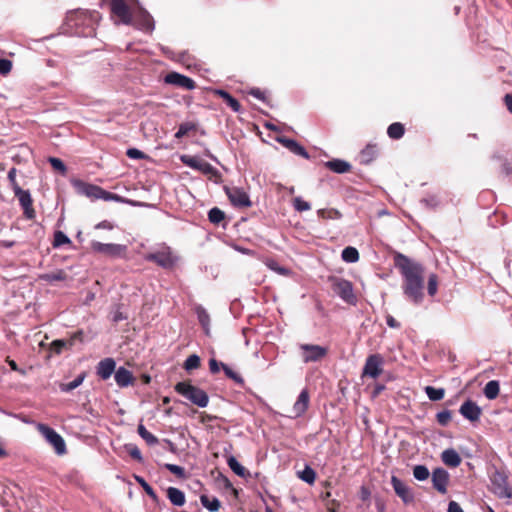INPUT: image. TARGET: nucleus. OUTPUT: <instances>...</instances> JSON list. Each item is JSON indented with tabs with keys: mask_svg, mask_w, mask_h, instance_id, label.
<instances>
[{
	"mask_svg": "<svg viewBox=\"0 0 512 512\" xmlns=\"http://www.w3.org/2000/svg\"><path fill=\"white\" fill-rule=\"evenodd\" d=\"M393 262L394 266L399 270L403 279V294L413 304H421L424 299L425 269L423 265L411 260L409 257L400 252L394 253Z\"/></svg>",
	"mask_w": 512,
	"mask_h": 512,
	"instance_id": "obj_1",
	"label": "nucleus"
},
{
	"mask_svg": "<svg viewBox=\"0 0 512 512\" xmlns=\"http://www.w3.org/2000/svg\"><path fill=\"white\" fill-rule=\"evenodd\" d=\"M174 390L198 407L204 408L209 403L208 394L203 389L192 385L190 381L178 382Z\"/></svg>",
	"mask_w": 512,
	"mask_h": 512,
	"instance_id": "obj_2",
	"label": "nucleus"
},
{
	"mask_svg": "<svg viewBox=\"0 0 512 512\" xmlns=\"http://www.w3.org/2000/svg\"><path fill=\"white\" fill-rule=\"evenodd\" d=\"M328 282L331 290L344 302L350 305H356L357 297L354 294L353 285L350 281L338 276H329Z\"/></svg>",
	"mask_w": 512,
	"mask_h": 512,
	"instance_id": "obj_3",
	"label": "nucleus"
},
{
	"mask_svg": "<svg viewBox=\"0 0 512 512\" xmlns=\"http://www.w3.org/2000/svg\"><path fill=\"white\" fill-rule=\"evenodd\" d=\"M90 248L93 252L99 253L113 258H124L126 256L127 247L121 244L101 243L99 241H91Z\"/></svg>",
	"mask_w": 512,
	"mask_h": 512,
	"instance_id": "obj_4",
	"label": "nucleus"
},
{
	"mask_svg": "<svg viewBox=\"0 0 512 512\" xmlns=\"http://www.w3.org/2000/svg\"><path fill=\"white\" fill-rule=\"evenodd\" d=\"M144 259L153 262L164 269H171L174 267L177 258L173 255L169 247H164L161 250L148 253Z\"/></svg>",
	"mask_w": 512,
	"mask_h": 512,
	"instance_id": "obj_5",
	"label": "nucleus"
},
{
	"mask_svg": "<svg viewBox=\"0 0 512 512\" xmlns=\"http://www.w3.org/2000/svg\"><path fill=\"white\" fill-rule=\"evenodd\" d=\"M384 357L379 354H371L366 358L361 378L369 377L376 379L383 373Z\"/></svg>",
	"mask_w": 512,
	"mask_h": 512,
	"instance_id": "obj_6",
	"label": "nucleus"
},
{
	"mask_svg": "<svg viewBox=\"0 0 512 512\" xmlns=\"http://www.w3.org/2000/svg\"><path fill=\"white\" fill-rule=\"evenodd\" d=\"M37 430L54 447L57 454L62 455L66 452L64 439L53 428L40 423L37 425Z\"/></svg>",
	"mask_w": 512,
	"mask_h": 512,
	"instance_id": "obj_7",
	"label": "nucleus"
},
{
	"mask_svg": "<svg viewBox=\"0 0 512 512\" xmlns=\"http://www.w3.org/2000/svg\"><path fill=\"white\" fill-rule=\"evenodd\" d=\"M181 161L188 167L198 170L205 175H209L211 177L220 178L221 175L219 171L214 168L210 163L206 162L203 159H200L195 156L184 155L181 157Z\"/></svg>",
	"mask_w": 512,
	"mask_h": 512,
	"instance_id": "obj_8",
	"label": "nucleus"
},
{
	"mask_svg": "<svg viewBox=\"0 0 512 512\" xmlns=\"http://www.w3.org/2000/svg\"><path fill=\"white\" fill-rule=\"evenodd\" d=\"M130 0H110V10L113 15L118 17L123 24H130L132 22L133 10L129 5ZM131 2L136 3L134 0Z\"/></svg>",
	"mask_w": 512,
	"mask_h": 512,
	"instance_id": "obj_9",
	"label": "nucleus"
},
{
	"mask_svg": "<svg viewBox=\"0 0 512 512\" xmlns=\"http://www.w3.org/2000/svg\"><path fill=\"white\" fill-rule=\"evenodd\" d=\"M493 493L502 499L512 498V488L508 483L507 476L501 472H495L491 478Z\"/></svg>",
	"mask_w": 512,
	"mask_h": 512,
	"instance_id": "obj_10",
	"label": "nucleus"
},
{
	"mask_svg": "<svg viewBox=\"0 0 512 512\" xmlns=\"http://www.w3.org/2000/svg\"><path fill=\"white\" fill-rule=\"evenodd\" d=\"M129 25L145 32H151L154 29V20L144 8L138 7L133 10L132 22Z\"/></svg>",
	"mask_w": 512,
	"mask_h": 512,
	"instance_id": "obj_11",
	"label": "nucleus"
},
{
	"mask_svg": "<svg viewBox=\"0 0 512 512\" xmlns=\"http://www.w3.org/2000/svg\"><path fill=\"white\" fill-rule=\"evenodd\" d=\"M224 191L234 207L248 208L252 206L249 195L239 187H224Z\"/></svg>",
	"mask_w": 512,
	"mask_h": 512,
	"instance_id": "obj_12",
	"label": "nucleus"
},
{
	"mask_svg": "<svg viewBox=\"0 0 512 512\" xmlns=\"http://www.w3.org/2000/svg\"><path fill=\"white\" fill-rule=\"evenodd\" d=\"M302 360L304 363L317 362L325 358L328 354V348L314 345V344H301Z\"/></svg>",
	"mask_w": 512,
	"mask_h": 512,
	"instance_id": "obj_13",
	"label": "nucleus"
},
{
	"mask_svg": "<svg viewBox=\"0 0 512 512\" xmlns=\"http://www.w3.org/2000/svg\"><path fill=\"white\" fill-rule=\"evenodd\" d=\"M433 488L440 494H446L450 482V475L444 468H436L431 475Z\"/></svg>",
	"mask_w": 512,
	"mask_h": 512,
	"instance_id": "obj_14",
	"label": "nucleus"
},
{
	"mask_svg": "<svg viewBox=\"0 0 512 512\" xmlns=\"http://www.w3.org/2000/svg\"><path fill=\"white\" fill-rule=\"evenodd\" d=\"M13 192L24 210L25 217L30 220L34 219L36 216V212L33 208V200L31 198L29 191L23 190L22 188H18Z\"/></svg>",
	"mask_w": 512,
	"mask_h": 512,
	"instance_id": "obj_15",
	"label": "nucleus"
},
{
	"mask_svg": "<svg viewBox=\"0 0 512 512\" xmlns=\"http://www.w3.org/2000/svg\"><path fill=\"white\" fill-rule=\"evenodd\" d=\"M72 185L80 195L86 196L92 200H97L99 197L100 186L98 185L90 184L80 179L73 180Z\"/></svg>",
	"mask_w": 512,
	"mask_h": 512,
	"instance_id": "obj_16",
	"label": "nucleus"
},
{
	"mask_svg": "<svg viewBox=\"0 0 512 512\" xmlns=\"http://www.w3.org/2000/svg\"><path fill=\"white\" fill-rule=\"evenodd\" d=\"M165 83L171 84L186 90H192L195 88V81L185 75L177 72H170L165 76Z\"/></svg>",
	"mask_w": 512,
	"mask_h": 512,
	"instance_id": "obj_17",
	"label": "nucleus"
},
{
	"mask_svg": "<svg viewBox=\"0 0 512 512\" xmlns=\"http://www.w3.org/2000/svg\"><path fill=\"white\" fill-rule=\"evenodd\" d=\"M460 414L471 422H476L482 415V409L472 400H466L459 409Z\"/></svg>",
	"mask_w": 512,
	"mask_h": 512,
	"instance_id": "obj_18",
	"label": "nucleus"
},
{
	"mask_svg": "<svg viewBox=\"0 0 512 512\" xmlns=\"http://www.w3.org/2000/svg\"><path fill=\"white\" fill-rule=\"evenodd\" d=\"M391 484L398 497H400L404 503H410L414 500V495L411 488L407 486L402 480L396 476H392Z\"/></svg>",
	"mask_w": 512,
	"mask_h": 512,
	"instance_id": "obj_19",
	"label": "nucleus"
},
{
	"mask_svg": "<svg viewBox=\"0 0 512 512\" xmlns=\"http://www.w3.org/2000/svg\"><path fill=\"white\" fill-rule=\"evenodd\" d=\"M277 142L282 144L285 148H287L290 152L294 153L295 155H299L305 159H309L310 157L306 149L293 139L281 136L277 137Z\"/></svg>",
	"mask_w": 512,
	"mask_h": 512,
	"instance_id": "obj_20",
	"label": "nucleus"
},
{
	"mask_svg": "<svg viewBox=\"0 0 512 512\" xmlns=\"http://www.w3.org/2000/svg\"><path fill=\"white\" fill-rule=\"evenodd\" d=\"M115 367L116 363L113 358H105L97 365V375L101 379L107 380L114 373Z\"/></svg>",
	"mask_w": 512,
	"mask_h": 512,
	"instance_id": "obj_21",
	"label": "nucleus"
},
{
	"mask_svg": "<svg viewBox=\"0 0 512 512\" xmlns=\"http://www.w3.org/2000/svg\"><path fill=\"white\" fill-rule=\"evenodd\" d=\"M115 381L119 387H127L129 385H133L135 382V377L132 372L124 367H119L115 371Z\"/></svg>",
	"mask_w": 512,
	"mask_h": 512,
	"instance_id": "obj_22",
	"label": "nucleus"
},
{
	"mask_svg": "<svg viewBox=\"0 0 512 512\" xmlns=\"http://www.w3.org/2000/svg\"><path fill=\"white\" fill-rule=\"evenodd\" d=\"M309 393L306 389L302 390L298 396L297 401L293 406V412L295 417L302 416L308 409L309 406Z\"/></svg>",
	"mask_w": 512,
	"mask_h": 512,
	"instance_id": "obj_23",
	"label": "nucleus"
},
{
	"mask_svg": "<svg viewBox=\"0 0 512 512\" xmlns=\"http://www.w3.org/2000/svg\"><path fill=\"white\" fill-rule=\"evenodd\" d=\"M441 460L446 466L451 468L458 467L462 462L460 455L452 448L442 452Z\"/></svg>",
	"mask_w": 512,
	"mask_h": 512,
	"instance_id": "obj_24",
	"label": "nucleus"
},
{
	"mask_svg": "<svg viewBox=\"0 0 512 512\" xmlns=\"http://www.w3.org/2000/svg\"><path fill=\"white\" fill-rule=\"evenodd\" d=\"M325 166L338 174H343L351 171V165L347 161L341 159H332L325 163Z\"/></svg>",
	"mask_w": 512,
	"mask_h": 512,
	"instance_id": "obj_25",
	"label": "nucleus"
},
{
	"mask_svg": "<svg viewBox=\"0 0 512 512\" xmlns=\"http://www.w3.org/2000/svg\"><path fill=\"white\" fill-rule=\"evenodd\" d=\"M378 155L377 145L369 144L360 153V162L370 164Z\"/></svg>",
	"mask_w": 512,
	"mask_h": 512,
	"instance_id": "obj_26",
	"label": "nucleus"
},
{
	"mask_svg": "<svg viewBox=\"0 0 512 512\" xmlns=\"http://www.w3.org/2000/svg\"><path fill=\"white\" fill-rule=\"evenodd\" d=\"M167 497L175 506H183L185 504V494L178 488L169 487L167 489Z\"/></svg>",
	"mask_w": 512,
	"mask_h": 512,
	"instance_id": "obj_27",
	"label": "nucleus"
},
{
	"mask_svg": "<svg viewBox=\"0 0 512 512\" xmlns=\"http://www.w3.org/2000/svg\"><path fill=\"white\" fill-rule=\"evenodd\" d=\"M223 101L234 111L239 112L241 110V104L234 98L230 93L225 90H216L215 92Z\"/></svg>",
	"mask_w": 512,
	"mask_h": 512,
	"instance_id": "obj_28",
	"label": "nucleus"
},
{
	"mask_svg": "<svg viewBox=\"0 0 512 512\" xmlns=\"http://www.w3.org/2000/svg\"><path fill=\"white\" fill-rule=\"evenodd\" d=\"M500 392L499 382L496 380H491L486 383L484 387V395L487 399L493 400L496 399Z\"/></svg>",
	"mask_w": 512,
	"mask_h": 512,
	"instance_id": "obj_29",
	"label": "nucleus"
},
{
	"mask_svg": "<svg viewBox=\"0 0 512 512\" xmlns=\"http://www.w3.org/2000/svg\"><path fill=\"white\" fill-rule=\"evenodd\" d=\"M264 264L272 271L282 276H289L291 274L290 269L281 266L277 260L273 258H266Z\"/></svg>",
	"mask_w": 512,
	"mask_h": 512,
	"instance_id": "obj_30",
	"label": "nucleus"
},
{
	"mask_svg": "<svg viewBox=\"0 0 512 512\" xmlns=\"http://www.w3.org/2000/svg\"><path fill=\"white\" fill-rule=\"evenodd\" d=\"M405 133V127L400 122H394L389 125L387 134L391 139L398 140L403 137Z\"/></svg>",
	"mask_w": 512,
	"mask_h": 512,
	"instance_id": "obj_31",
	"label": "nucleus"
},
{
	"mask_svg": "<svg viewBox=\"0 0 512 512\" xmlns=\"http://www.w3.org/2000/svg\"><path fill=\"white\" fill-rule=\"evenodd\" d=\"M136 482L143 488L146 494L152 499L154 503L159 502V497L157 496L154 489L145 481V479L141 476L134 475Z\"/></svg>",
	"mask_w": 512,
	"mask_h": 512,
	"instance_id": "obj_32",
	"label": "nucleus"
},
{
	"mask_svg": "<svg viewBox=\"0 0 512 512\" xmlns=\"http://www.w3.org/2000/svg\"><path fill=\"white\" fill-rule=\"evenodd\" d=\"M227 464L236 475L240 477H246L249 475V472L237 461L234 456L228 457Z\"/></svg>",
	"mask_w": 512,
	"mask_h": 512,
	"instance_id": "obj_33",
	"label": "nucleus"
},
{
	"mask_svg": "<svg viewBox=\"0 0 512 512\" xmlns=\"http://www.w3.org/2000/svg\"><path fill=\"white\" fill-rule=\"evenodd\" d=\"M221 368L223 369V371H224V373H225L227 378L231 379L236 384H238V385H240L242 387L245 385L244 378L238 372H235L233 369H231L225 363H221Z\"/></svg>",
	"mask_w": 512,
	"mask_h": 512,
	"instance_id": "obj_34",
	"label": "nucleus"
},
{
	"mask_svg": "<svg viewBox=\"0 0 512 512\" xmlns=\"http://www.w3.org/2000/svg\"><path fill=\"white\" fill-rule=\"evenodd\" d=\"M200 501L202 505L211 512L218 511L221 506L220 501L216 497L210 499L207 495H201Z\"/></svg>",
	"mask_w": 512,
	"mask_h": 512,
	"instance_id": "obj_35",
	"label": "nucleus"
},
{
	"mask_svg": "<svg viewBox=\"0 0 512 512\" xmlns=\"http://www.w3.org/2000/svg\"><path fill=\"white\" fill-rule=\"evenodd\" d=\"M341 256L342 259L347 263H355L359 260V252L352 246L344 248Z\"/></svg>",
	"mask_w": 512,
	"mask_h": 512,
	"instance_id": "obj_36",
	"label": "nucleus"
},
{
	"mask_svg": "<svg viewBox=\"0 0 512 512\" xmlns=\"http://www.w3.org/2000/svg\"><path fill=\"white\" fill-rule=\"evenodd\" d=\"M138 434L148 445H155L158 443V438L150 433L143 424H139L137 428Z\"/></svg>",
	"mask_w": 512,
	"mask_h": 512,
	"instance_id": "obj_37",
	"label": "nucleus"
},
{
	"mask_svg": "<svg viewBox=\"0 0 512 512\" xmlns=\"http://www.w3.org/2000/svg\"><path fill=\"white\" fill-rule=\"evenodd\" d=\"M425 393L431 401H440L444 398L445 390L443 388L426 386Z\"/></svg>",
	"mask_w": 512,
	"mask_h": 512,
	"instance_id": "obj_38",
	"label": "nucleus"
},
{
	"mask_svg": "<svg viewBox=\"0 0 512 512\" xmlns=\"http://www.w3.org/2000/svg\"><path fill=\"white\" fill-rule=\"evenodd\" d=\"M200 366H201V359L196 354H192V355L188 356L183 364V368L188 372H190L192 370H196V369L200 368Z\"/></svg>",
	"mask_w": 512,
	"mask_h": 512,
	"instance_id": "obj_39",
	"label": "nucleus"
},
{
	"mask_svg": "<svg viewBox=\"0 0 512 512\" xmlns=\"http://www.w3.org/2000/svg\"><path fill=\"white\" fill-rule=\"evenodd\" d=\"M317 214L320 218L324 219V220H328V219H340L342 217V214L340 213V211H338L337 209H334V208H330V209H319L317 211Z\"/></svg>",
	"mask_w": 512,
	"mask_h": 512,
	"instance_id": "obj_40",
	"label": "nucleus"
},
{
	"mask_svg": "<svg viewBox=\"0 0 512 512\" xmlns=\"http://www.w3.org/2000/svg\"><path fill=\"white\" fill-rule=\"evenodd\" d=\"M208 219L211 223L218 225L225 219V213L218 207H214L208 212Z\"/></svg>",
	"mask_w": 512,
	"mask_h": 512,
	"instance_id": "obj_41",
	"label": "nucleus"
},
{
	"mask_svg": "<svg viewBox=\"0 0 512 512\" xmlns=\"http://www.w3.org/2000/svg\"><path fill=\"white\" fill-rule=\"evenodd\" d=\"M413 476L418 481H425L429 478L430 472L425 465H416L413 468Z\"/></svg>",
	"mask_w": 512,
	"mask_h": 512,
	"instance_id": "obj_42",
	"label": "nucleus"
},
{
	"mask_svg": "<svg viewBox=\"0 0 512 512\" xmlns=\"http://www.w3.org/2000/svg\"><path fill=\"white\" fill-rule=\"evenodd\" d=\"M298 476L304 482L313 484L316 479V472L310 466H306L303 471L298 473Z\"/></svg>",
	"mask_w": 512,
	"mask_h": 512,
	"instance_id": "obj_43",
	"label": "nucleus"
},
{
	"mask_svg": "<svg viewBox=\"0 0 512 512\" xmlns=\"http://www.w3.org/2000/svg\"><path fill=\"white\" fill-rule=\"evenodd\" d=\"M438 283V276L435 273L430 274L427 282V291L431 297L437 294Z\"/></svg>",
	"mask_w": 512,
	"mask_h": 512,
	"instance_id": "obj_44",
	"label": "nucleus"
},
{
	"mask_svg": "<svg viewBox=\"0 0 512 512\" xmlns=\"http://www.w3.org/2000/svg\"><path fill=\"white\" fill-rule=\"evenodd\" d=\"M196 130V125L192 122H185L180 124L178 131L175 133L177 139L186 136L190 131Z\"/></svg>",
	"mask_w": 512,
	"mask_h": 512,
	"instance_id": "obj_45",
	"label": "nucleus"
},
{
	"mask_svg": "<svg viewBox=\"0 0 512 512\" xmlns=\"http://www.w3.org/2000/svg\"><path fill=\"white\" fill-rule=\"evenodd\" d=\"M65 348H70L67 340L57 339L52 341L50 344V351L55 354H61Z\"/></svg>",
	"mask_w": 512,
	"mask_h": 512,
	"instance_id": "obj_46",
	"label": "nucleus"
},
{
	"mask_svg": "<svg viewBox=\"0 0 512 512\" xmlns=\"http://www.w3.org/2000/svg\"><path fill=\"white\" fill-rule=\"evenodd\" d=\"M98 199H102L104 201H116V202L123 201V198L120 195L106 191L102 187H100V189H99Z\"/></svg>",
	"mask_w": 512,
	"mask_h": 512,
	"instance_id": "obj_47",
	"label": "nucleus"
},
{
	"mask_svg": "<svg viewBox=\"0 0 512 512\" xmlns=\"http://www.w3.org/2000/svg\"><path fill=\"white\" fill-rule=\"evenodd\" d=\"M48 161L54 170L58 171L62 175L66 174L67 168L61 159L56 157H50Z\"/></svg>",
	"mask_w": 512,
	"mask_h": 512,
	"instance_id": "obj_48",
	"label": "nucleus"
},
{
	"mask_svg": "<svg viewBox=\"0 0 512 512\" xmlns=\"http://www.w3.org/2000/svg\"><path fill=\"white\" fill-rule=\"evenodd\" d=\"M83 380H84V375H79L73 381L66 383V384H62L61 390L64 392H70V391L74 390L75 388H77L78 386H80L82 384Z\"/></svg>",
	"mask_w": 512,
	"mask_h": 512,
	"instance_id": "obj_49",
	"label": "nucleus"
},
{
	"mask_svg": "<svg viewBox=\"0 0 512 512\" xmlns=\"http://www.w3.org/2000/svg\"><path fill=\"white\" fill-rule=\"evenodd\" d=\"M293 207L298 212H304L311 209L310 204L304 201L301 197H295L293 199Z\"/></svg>",
	"mask_w": 512,
	"mask_h": 512,
	"instance_id": "obj_50",
	"label": "nucleus"
},
{
	"mask_svg": "<svg viewBox=\"0 0 512 512\" xmlns=\"http://www.w3.org/2000/svg\"><path fill=\"white\" fill-rule=\"evenodd\" d=\"M71 241L70 239L62 232V231H56L54 234V241L53 246L59 247L65 244H69Z\"/></svg>",
	"mask_w": 512,
	"mask_h": 512,
	"instance_id": "obj_51",
	"label": "nucleus"
},
{
	"mask_svg": "<svg viewBox=\"0 0 512 512\" xmlns=\"http://www.w3.org/2000/svg\"><path fill=\"white\" fill-rule=\"evenodd\" d=\"M452 415L449 410H443L436 415L437 422L441 426H447L451 421Z\"/></svg>",
	"mask_w": 512,
	"mask_h": 512,
	"instance_id": "obj_52",
	"label": "nucleus"
},
{
	"mask_svg": "<svg viewBox=\"0 0 512 512\" xmlns=\"http://www.w3.org/2000/svg\"><path fill=\"white\" fill-rule=\"evenodd\" d=\"M164 467L176 475L178 478H184L185 477V469L181 466L175 465V464H165Z\"/></svg>",
	"mask_w": 512,
	"mask_h": 512,
	"instance_id": "obj_53",
	"label": "nucleus"
},
{
	"mask_svg": "<svg viewBox=\"0 0 512 512\" xmlns=\"http://www.w3.org/2000/svg\"><path fill=\"white\" fill-rule=\"evenodd\" d=\"M16 173H17V170L16 168H11L10 171L8 172V180L10 182V185H11V188L13 191L17 190L18 188H21L16 180Z\"/></svg>",
	"mask_w": 512,
	"mask_h": 512,
	"instance_id": "obj_54",
	"label": "nucleus"
},
{
	"mask_svg": "<svg viewBox=\"0 0 512 512\" xmlns=\"http://www.w3.org/2000/svg\"><path fill=\"white\" fill-rule=\"evenodd\" d=\"M12 69V62L8 59L1 58L0 59V74L6 75Z\"/></svg>",
	"mask_w": 512,
	"mask_h": 512,
	"instance_id": "obj_55",
	"label": "nucleus"
},
{
	"mask_svg": "<svg viewBox=\"0 0 512 512\" xmlns=\"http://www.w3.org/2000/svg\"><path fill=\"white\" fill-rule=\"evenodd\" d=\"M126 155L131 159H145L146 158L145 153L136 148L128 149L126 152Z\"/></svg>",
	"mask_w": 512,
	"mask_h": 512,
	"instance_id": "obj_56",
	"label": "nucleus"
},
{
	"mask_svg": "<svg viewBox=\"0 0 512 512\" xmlns=\"http://www.w3.org/2000/svg\"><path fill=\"white\" fill-rule=\"evenodd\" d=\"M198 320L202 326H207L209 324V315L203 308H199L197 310Z\"/></svg>",
	"mask_w": 512,
	"mask_h": 512,
	"instance_id": "obj_57",
	"label": "nucleus"
},
{
	"mask_svg": "<svg viewBox=\"0 0 512 512\" xmlns=\"http://www.w3.org/2000/svg\"><path fill=\"white\" fill-rule=\"evenodd\" d=\"M66 277V274L63 271H58L56 273L48 274L44 276L45 279L50 281H62Z\"/></svg>",
	"mask_w": 512,
	"mask_h": 512,
	"instance_id": "obj_58",
	"label": "nucleus"
},
{
	"mask_svg": "<svg viewBox=\"0 0 512 512\" xmlns=\"http://www.w3.org/2000/svg\"><path fill=\"white\" fill-rule=\"evenodd\" d=\"M249 94L263 102H266V93L259 88L251 89Z\"/></svg>",
	"mask_w": 512,
	"mask_h": 512,
	"instance_id": "obj_59",
	"label": "nucleus"
},
{
	"mask_svg": "<svg viewBox=\"0 0 512 512\" xmlns=\"http://www.w3.org/2000/svg\"><path fill=\"white\" fill-rule=\"evenodd\" d=\"M221 363L222 362H218L215 358H211L209 360V370L212 374H216L220 371V368H221Z\"/></svg>",
	"mask_w": 512,
	"mask_h": 512,
	"instance_id": "obj_60",
	"label": "nucleus"
},
{
	"mask_svg": "<svg viewBox=\"0 0 512 512\" xmlns=\"http://www.w3.org/2000/svg\"><path fill=\"white\" fill-rule=\"evenodd\" d=\"M83 336H84V333H83L82 330H79V331L75 332L71 336V338L69 340H67L69 342V347H72L76 340L83 341Z\"/></svg>",
	"mask_w": 512,
	"mask_h": 512,
	"instance_id": "obj_61",
	"label": "nucleus"
},
{
	"mask_svg": "<svg viewBox=\"0 0 512 512\" xmlns=\"http://www.w3.org/2000/svg\"><path fill=\"white\" fill-rule=\"evenodd\" d=\"M129 455L134 459V460H137L139 462H141L143 460L142 458V455H141V452L140 450L138 449V447L134 446L133 448H131L129 450Z\"/></svg>",
	"mask_w": 512,
	"mask_h": 512,
	"instance_id": "obj_62",
	"label": "nucleus"
},
{
	"mask_svg": "<svg viewBox=\"0 0 512 512\" xmlns=\"http://www.w3.org/2000/svg\"><path fill=\"white\" fill-rule=\"evenodd\" d=\"M448 512H464V511L457 502L451 501L448 505Z\"/></svg>",
	"mask_w": 512,
	"mask_h": 512,
	"instance_id": "obj_63",
	"label": "nucleus"
},
{
	"mask_svg": "<svg viewBox=\"0 0 512 512\" xmlns=\"http://www.w3.org/2000/svg\"><path fill=\"white\" fill-rule=\"evenodd\" d=\"M504 103L506 105L507 110L512 114V93L505 95Z\"/></svg>",
	"mask_w": 512,
	"mask_h": 512,
	"instance_id": "obj_64",
	"label": "nucleus"
}]
</instances>
